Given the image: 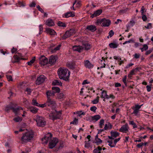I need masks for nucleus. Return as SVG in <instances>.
Returning a JSON list of instances; mask_svg holds the SVG:
<instances>
[{"mask_svg":"<svg viewBox=\"0 0 153 153\" xmlns=\"http://www.w3.org/2000/svg\"><path fill=\"white\" fill-rule=\"evenodd\" d=\"M46 103L47 106L51 107L52 110H53V112L49 115L50 119L53 120L59 119L61 115V113L60 112H58L55 110V102L51 99H47Z\"/></svg>","mask_w":153,"mask_h":153,"instance_id":"obj_1","label":"nucleus"},{"mask_svg":"<svg viewBox=\"0 0 153 153\" xmlns=\"http://www.w3.org/2000/svg\"><path fill=\"white\" fill-rule=\"evenodd\" d=\"M57 73L60 79L67 81L68 80L70 72L67 68H60L58 69Z\"/></svg>","mask_w":153,"mask_h":153,"instance_id":"obj_2","label":"nucleus"},{"mask_svg":"<svg viewBox=\"0 0 153 153\" xmlns=\"http://www.w3.org/2000/svg\"><path fill=\"white\" fill-rule=\"evenodd\" d=\"M33 137V133L31 131L27 132L23 134L21 138L22 140L24 142H27L32 139Z\"/></svg>","mask_w":153,"mask_h":153,"instance_id":"obj_3","label":"nucleus"},{"mask_svg":"<svg viewBox=\"0 0 153 153\" xmlns=\"http://www.w3.org/2000/svg\"><path fill=\"white\" fill-rule=\"evenodd\" d=\"M34 120L36 121L37 126L39 127H43L46 123V122L45 118L38 115L36 116Z\"/></svg>","mask_w":153,"mask_h":153,"instance_id":"obj_4","label":"nucleus"},{"mask_svg":"<svg viewBox=\"0 0 153 153\" xmlns=\"http://www.w3.org/2000/svg\"><path fill=\"white\" fill-rule=\"evenodd\" d=\"M111 23V21L109 20L106 19L97 20L96 22L97 24H101V25L103 27H108L110 25Z\"/></svg>","mask_w":153,"mask_h":153,"instance_id":"obj_5","label":"nucleus"},{"mask_svg":"<svg viewBox=\"0 0 153 153\" xmlns=\"http://www.w3.org/2000/svg\"><path fill=\"white\" fill-rule=\"evenodd\" d=\"M91 137L90 135H88L85 140L84 146L85 148L88 149L89 148H92L91 141L90 140Z\"/></svg>","mask_w":153,"mask_h":153,"instance_id":"obj_6","label":"nucleus"},{"mask_svg":"<svg viewBox=\"0 0 153 153\" xmlns=\"http://www.w3.org/2000/svg\"><path fill=\"white\" fill-rule=\"evenodd\" d=\"M52 137V135L51 133H48L45 136L44 138H42V143L44 144H47L48 141L51 139Z\"/></svg>","mask_w":153,"mask_h":153,"instance_id":"obj_7","label":"nucleus"},{"mask_svg":"<svg viewBox=\"0 0 153 153\" xmlns=\"http://www.w3.org/2000/svg\"><path fill=\"white\" fill-rule=\"evenodd\" d=\"M75 32L76 31L74 29H71L67 31L66 32L65 34L62 37V38L64 39H65L70 36H71L74 35Z\"/></svg>","mask_w":153,"mask_h":153,"instance_id":"obj_8","label":"nucleus"},{"mask_svg":"<svg viewBox=\"0 0 153 153\" xmlns=\"http://www.w3.org/2000/svg\"><path fill=\"white\" fill-rule=\"evenodd\" d=\"M46 77L43 75H41L37 77L36 81V84L37 85H39L45 82Z\"/></svg>","mask_w":153,"mask_h":153,"instance_id":"obj_9","label":"nucleus"},{"mask_svg":"<svg viewBox=\"0 0 153 153\" xmlns=\"http://www.w3.org/2000/svg\"><path fill=\"white\" fill-rule=\"evenodd\" d=\"M40 63L42 65H44L47 64L48 62V59L44 56H41L39 58Z\"/></svg>","mask_w":153,"mask_h":153,"instance_id":"obj_10","label":"nucleus"},{"mask_svg":"<svg viewBox=\"0 0 153 153\" xmlns=\"http://www.w3.org/2000/svg\"><path fill=\"white\" fill-rule=\"evenodd\" d=\"M129 127L127 123L123 125L119 129V131L123 133H126L128 131Z\"/></svg>","mask_w":153,"mask_h":153,"instance_id":"obj_11","label":"nucleus"},{"mask_svg":"<svg viewBox=\"0 0 153 153\" xmlns=\"http://www.w3.org/2000/svg\"><path fill=\"white\" fill-rule=\"evenodd\" d=\"M58 142V139L57 138H53L52 140L49 144V146L50 149L53 148L56 145Z\"/></svg>","mask_w":153,"mask_h":153,"instance_id":"obj_12","label":"nucleus"},{"mask_svg":"<svg viewBox=\"0 0 153 153\" xmlns=\"http://www.w3.org/2000/svg\"><path fill=\"white\" fill-rule=\"evenodd\" d=\"M102 97L104 99H108L110 98H114V96L113 95H108L107 94L106 92L105 91H103L101 93Z\"/></svg>","mask_w":153,"mask_h":153,"instance_id":"obj_13","label":"nucleus"},{"mask_svg":"<svg viewBox=\"0 0 153 153\" xmlns=\"http://www.w3.org/2000/svg\"><path fill=\"white\" fill-rule=\"evenodd\" d=\"M111 136H108V138L109 139L111 140H114L115 138L118 136L119 135V133L117 132L111 131Z\"/></svg>","mask_w":153,"mask_h":153,"instance_id":"obj_14","label":"nucleus"},{"mask_svg":"<svg viewBox=\"0 0 153 153\" xmlns=\"http://www.w3.org/2000/svg\"><path fill=\"white\" fill-rule=\"evenodd\" d=\"M9 109H12L16 115L19 114V113L20 111L23 110V108L20 107H18L17 108L10 107H9Z\"/></svg>","mask_w":153,"mask_h":153,"instance_id":"obj_15","label":"nucleus"},{"mask_svg":"<svg viewBox=\"0 0 153 153\" xmlns=\"http://www.w3.org/2000/svg\"><path fill=\"white\" fill-rule=\"evenodd\" d=\"M46 94L47 99H51V97L54 96L55 94L53 91L51 90L48 91Z\"/></svg>","mask_w":153,"mask_h":153,"instance_id":"obj_16","label":"nucleus"},{"mask_svg":"<svg viewBox=\"0 0 153 153\" xmlns=\"http://www.w3.org/2000/svg\"><path fill=\"white\" fill-rule=\"evenodd\" d=\"M45 31L47 33L51 36L54 35L56 34V32L50 28H46Z\"/></svg>","mask_w":153,"mask_h":153,"instance_id":"obj_17","label":"nucleus"},{"mask_svg":"<svg viewBox=\"0 0 153 153\" xmlns=\"http://www.w3.org/2000/svg\"><path fill=\"white\" fill-rule=\"evenodd\" d=\"M57 59V57L56 56H51L49 59V62L50 64H53L55 63Z\"/></svg>","mask_w":153,"mask_h":153,"instance_id":"obj_18","label":"nucleus"},{"mask_svg":"<svg viewBox=\"0 0 153 153\" xmlns=\"http://www.w3.org/2000/svg\"><path fill=\"white\" fill-rule=\"evenodd\" d=\"M74 16L75 13L74 12L69 11L65 13L63 17L66 18H68L70 17H74Z\"/></svg>","mask_w":153,"mask_h":153,"instance_id":"obj_19","label":"nucleus"},{"mask_svg":"<svg viewBox=\"0 0 153 153\" xmlns=\"http://www.w3.org/2000/svg\"><path fill=\"white\" fill-rule=\"evenodd\" d=\"M102 10H98L95 11L94 13L91 16V17L93 18L100 15L102 13Z\"/></svg>","mask_w":153,"mask_h":153,"instance_id":"obj_20","label":"nucleus"},{"mask_svg":"<svg viewBox=\"0 0 153 153\" xmlns=\"http://www.w3.org/2000/svg\"><path fill=\"white\" fill-rule=\"evenodd\" d=\"M86 29L91 32H94L97 30V28L94 25H90L86 27Z\"/></svg>","mask_w":153,"mask_h":153,"instance_id":"obj_21","label":"nucleus"},{"mask_svg":"<svg viewBox=\"0 0 153 153\" xmlns=\"http://www.w3.org/2000/svg\"><path fill=\"white\" fill-rule=\"evenodd\" d=\"M83 47L80 46H74L73 47L74 51L81 52L83 50Z\"/></svg>","mask_w":153,"mask_h":153,"instance_id":"obj_22","label":"nucleus"},{"mask_svg":"<svg viewBox=\"0 0 153 153\" xmlns=\"http://www.w3.org/2000/svg\"><path fill=\"white\" fill-rule=\"evenodd\" d=\"M22 54L20 53H18V55H14L13 57L15 60H16L17 61H19L21 60H25V59L22 58Z\"/></svg>","mask_w":153,"mask_h":153,"instance_id":"obj_23","label":"nucleus"},{"mask_svg":"<svg viewBox=\"0 0 153 153\" xmlns=\"http://www.w3.org/2000/svg\"><path fill=\"white\" fill-rule=\"evenodd\" d=\"M85 65L86 68L89 69L92 68L94 66V65L88 60H87L85 62Z\"/></svg>","mask_w":153,"mask_h":153,"instance_id":"obj_24","label":"nucleus"},{"mask_svg":"<svg viewBox=\"0 0 153 153\" xmlns=\"http://www.w3.org/2000/svg\"><path fill=\"white\" fill-rule=\"evenodd\" d=\"M46 25L48 26H53L54 25V23L53 21L51 19H48L45 23Z\"/></svg>","mask_w":153,"mask_h":153,"instance_id":"obj_25","label":"nucleus"},{"mask_svg":"<svg viewBox=\"0 0 153 153\" xmlns=\"http://www.w3.org/2000/svg\"><path fill=\"white\" fill-rule=\"evenodd\" d=\"M109 45L111 48L114 49L117 48L119 46V44L117 42H113L110 43Z\"/></svg>","mask_w":153,"mask_h":153,"instance_id":"obj_26","label":"nucleus"},{"mask_svg":"<svg viewBox=\"0 0 153 153\" xmlns=\"http://www.w3.org/2000/svg\"><path fill=\"white\" fill-rule=\"evenodd\" d=\"M52 84L53 85L61 86L62 85V83L59 80H55L53 81Z\"/></svg>","mask_w":153,"mask_h":153,"instance_id":"obj_27","label":"nucleus"},{"mask_svg":"<svg viewBox=\"0 0 153 153\" xmlns=\"http://www.w3.org/2000/svg\"><path fill=\"white\" fill-rule=\"evenodd\" d=\"M95 143L97 145L100 144L102 143V140L98 137V135H97L95 137Z\"/></svg>","mask_w":153,"mask_h":153,"instance_id":"obj_28","label":"nucleus"},{"mask_svg":"<svg viewBox=\"0 0 153 153\" xmlns=\"http://www.w3.org/2000/svg\"><path fill=\"white\" fill-rule=\"evenodd\" d=\"M140 110L138 109H134V111L132 113V114H134L135 116L139 117L140 116V113L139 112Z\"/></svg>","mask_w":153,"mask_h":153,"instance_id":"obj_29","label":"nucleus"},{"mask_svg":"<svg viewBox=\"0 0 153 153\" xmlns=\"http://www.w3.org/2000/svg\"><path fill=\"white\" fill-rule=\"evenodd\" d=\"M52 89L55 94V93H59L60 91V88L57 87H52Z\"/></svg>","mask_w":153,"mask_h":153,"instance_id":"obj_30","label":"nucleus"},{"mask_svg":"<svg viewBox=\"0 0 153 153\" xmlns=\"http://www.w3.org/2000/svg\"><path fill=\"white\" fill-rule=\"evenodd\" d=\"M135 23V21L133 20H131L129 22H128V24L126 25V26L127 28L133 26Z\"/></svg>","mask_w":153,"mask_h":153,"instance_id":"obj_31","label":"nucleus"},{"mask_svg":"<svg viewBox=\"0 0 153 153\" xmlns=\"http://www.w3.org/2000/svg\"><path fill=\"white\" fill-rule=\"evenodd\" d=\"M101 118L100 116L99 115H96L91 117L92 120L95 121H96L100 119Z\"/></svg>","mask_w":153,"mask_h":153,"instance_id":"obj_32","label":"nucleus"},{"mask_svg":"<svg viewBox=\"0 0 153 153\" xmlns=\"http://www.w3.org/2000/svg\"><path fill=\"white\" fill-rule=\"evenodd\" d=\"M30 110L33 113L36 114L37 112L38 109L35 107H31L30 108Z\"/></svg>","mask_w":153,"mask_h":153,"instance_id":"obj_33","label":"nucleus"},{"mask_svg":"<svg viewBox=\"0 0 153 153\" xmlns=\"http://www.w3.org/2000/svg\"><path fill=\"white\" fill-rule=\"evenodd\" d=\"M82 47H83V49L85 48V50H88L91 48V46L90 44L88 43H86L84 44Z\"/></svg>","mask_w":153,"mask_h":153,"instance_id":"obj_34","label":"nucleus"},{"mask_svg":"<svg viewBox=\"0 0 153 153\" xmlns=\"http://www.w3.org/2000/svg\"><path fill=\"white\" fill-rule=\"evenodd\" d=\"M65 96V95L63 93H61L58 94L57 97L59 99H63Z\"/></svg>","mask_w":153,"mask_h":153,"instance_id":"obj_35","label":"nucleus"},{"mask_svg":"<svg viewBox=\"0 0 153 153\" xmlns=\"http://www.w3.org/2000/svg\"><path fill=\"white\" fill-rule=\"evenodd\" d=\"M102 148L100 146L94 149L93 151L94 153H100V151L102 150Z\"/></svg>","mask_w":153,"mask_h":153,"instance_id":"obj_36","label":"nucleus"},{"mask_svg":"<svg viewBox=\"0 0 153 153\" xmlns=\"http://www.w3.org/2000/svg\"><path fill=\"white\" fill-rule=\"evenodd\" d=\"M70 124L77 125L78 124V119L76 118H74L73 121L70 123Z\"/></svg>","mask_w":153,"mask_h":153,"instance_id":"obj_37","label":"nucleus"},{"mask_svg":"<svg viewBox=\"0 0 153 153\" xmlns=\"http://www.w3.org/2000/svg\"><path fill=\"white\" fill-rule=\"evenodd\" d=\"M61 45L60 44L58 46H57L55 48L53 49L52 51L53 53H54L56 52V51H58L59 50L61 47Z\"/></svg>","mask_w":153,"mask_h":153,"instance_id":"obj_38","label":"nucleus"},{"mask_svg":"<svg viewBox=\"0 0 153 153\" xmlns=\"http://www.w3.org/2000/svg\"><path fill=\"white\" fill-rule=\"evenodd\" d=\"M16 5L17 7H24L25 6V4L23 2L19 1L16 4Z\"/></svg>","mask_w":153,"mask_h":153,"instance_id":"obj_39","label":"nucleus"},{"mask_svg":"<svg viewBox=\"0 0 153 153\" xmlns=\"http://www.w3.org/2000/svg\"><path fill=\"white\" fill-rule=\"evenodd\" d=\"M39 34L37 35V36H38L39 35L42 33L43 32V26L42 25H40L39 26Z\"/></svg>","mask_w":153,"mask_h":153,"instance_id":"obj_40","label":"nucleus"},{"mask_svg":"<svg viewBox=\"0 0 153 153\" xmlns=\"http://www.w3.org/2000/svg\"><path fill=\"white\" fill-rule=\"evenodd\" d=\"M35 60V57H33L29 62H27V64L28 65H31L34 62Z\"/></svg>","mask_w":153,"mask_h":153,"instance_id":"obj_41","label":"nucleus"},{"mask_svg":"<svg viewBox=\"0 0 153 153\" xmlns=\"http://www.w3.org/2000/svg\"><path fill=\"white\" fill-rule=\"evenodd\" d=\"M135 70H132L128 74V77L129 78H131L132 76L134 75L135 74Z\"/></svg>","mask_w":153,"mask_h":153,"instance_id":"obj_42","label":"nucleus"},{"mask_svg":"<svg viewBox=\"0 0 153 153\" xmlns=\"http://www.w3.org/2000/svg\"><path fill=\"white\" fill-rule=\"evenodd\" d=\"M108 145L110 146L112 148L114 147L115 146V145H114V143H113L112 141V140H109L108 141Z\"/></svg>","mask_w":153,"mask_h":153,"instance_id":"obj_43","label":"nucleus"},{"mask_svg":"<svg viewBox=\"0 0 153 153\" xmlns=\"http://www.w3.org/2000/svg\"><path fill=\"white\" fill-rule=\"evenodd\" d=\"M104 120L103 119H101L99 122V126L100 128H102L104 125Z\"/></svg>","mask_w":153,"mask_h":153,"instance_id":"obj_44","label":"nucleus"},{"mask_svg":"<svg viewBox=\"0 0 153 153\" xmlns=\"http://www.w3.org/2000/svg\"><path fill=\"white\" fill-rule=\"evenodd\" d=\"M57 24L58 26L60 27H66L65 24L64 23L60 21H59L58 22Z\"/></svg>","mask_w":153,"mask_h":153,"instance_id":"obj_45","label":"nucleus"},{"mask_svg":"<svg viewBox=\"0 0 153 153\" xmlns=\"http://www.w3.org/2000/svg\"><path fill=\"white\" fill-rule=\"evenodd\" d=\"M99 97H97V98L93 100L92 102L93 104H96L99 101Z\"/></svg>","mask_w":153,"mask_h":153,"instance_id":"obj_46","label":"nucleus"},{"mask_svg":"<svg viewBox=\"0 0 153 153\" xmlns=\"http://www.w3.org/2000/svg\"><path fill=\"white\" fill-rule=\"evenodd\" d=\"M32 104L34 105L38 106L39 105V104L37 102V101L34 99L32 100Z\"/></svg>","mask_w":153,"mask_h":153,"instance_id":"obj_47","label":"nucleus"},{"mask_svg":"<svg viewBox=\"0 0 153 153\" xmlns=\"http://www.w3.org/2000/svg\"><path fill=\"white\" fill-rule=\"evenodd\" d=\"M129 124L130 125L133 126V128H136L137 127V125L133 121H130L129 122Z\"/></svg>","mask_w":153,"mask_h":153,"instance_id":"obj_48","label":"nucleus"},{"mask_svg":"<svg viewBox=\"0 0 153 153\" xmlns=\"http://www.w3.org/2000/svg\"><path fill=\"white\" fill-rule=\"evenodd\" d=\"M134 40L132 38L130 39L129 40L126 41L123 43V45H125L127 43H130L131 42H134Z\"/></svg>","mask_w":153,"mask_h":153,"instance_id":"obj_49","label":"nucleus"},{"mask_svg":"<svg viewBox=\"0 0 153 153\" xmlns=\"http://www.w3.org/2000/svg\"><path fill=\"white\" fill-rule=\"evenodd\" d=\"M13 120L16 122H20L22 121V119L18 117L14 118Z\"/></svg>","mask_w":153,"mask_h":153,"instance_id":"obj_50","label":"nucleus"},{"mask_svg":"<svg viewBox=\"0 0 153 153\" xmlns=\"http://www.w3.org/2000/svg\"><path fill=\"white\" fill-rule=\"evenodd\" d=\"M76 113L79 116L81 115H84L85 114V113L84 112H82V111H78L76 112Z\"/></svg>","mask_w":153,"mask_h":153,"instance_id":"obj_51","label":"nucleus"},{"mask_svg":"<svg viewBox=\"0 0 153 153\" xmlns=\"http://www.w3.org/2000/svg\"><path fill=\"white\" fill-rule=\"evenodd\" d=\"M142 18L143 21L144 22L146 21L147 19V17L144 14H142Z\"/></svg>","mask_w":153,"mask_h":153,"instance_id":"obj_52","label":"nucleus"},{"mask_svg":"<svg viewBox=\"0 0 153 153\" xmlns=\"http://www.w3.org/2000/svg\"><path fill=\"white\" fill-rule=\"evenodd\" d=\"M134 58L135 59H138L140 57V54L138 53H136L133 55Z\"/></svg>","mask_w":153,"mask_h":153,"instance_id":"obj_53","label":"nucleus"},{"mask_svg":"<svg viewBox=\"0 0 153 153\" xmlns=\"http://www.w3.org/2000/svg\"><path fill=\"white\" fill-rule=\"evenodd\" d=\"M114 33L113 31L112 30H110L109 32V36H108V37L109 38V36L110 37H111L114 35Z\"/></svg>","mask_w":153,"mask_h":153,"instance_id":"obj_54","label":"nucleus"},{"mask_svg":"<svg viewBox=\"0 0 153 153\" xmlns=\"http://www.w3.org/2000/svg\"><path fill=\"white\" fill-rule=\"evenodd\" d=\"M7 78L8 81H12L13 79L12 76L10 75H8L7 76Z\"/></svg>","mask_w":153,"mask_h":153,"instance_id":"obj_55","label":"nucleus"},{"mask_svg":"<svg viewBox=\"0 0 153 153\" xmlns=\"http://www.w3.org/2000/svg\"><path fill=\"white\" fill-rule=\"evenodd\" d=\"M114 58L118 60L119 61H121V59L120 57L117 56H114Z\"/></svg>","mask_w":153,"mask_h":153,"instance_id":"obj_56","label":"nucleus"},{"mask_svg":"<svg viewBox=\"0 0 153 153\" xmlns=\"http://www.w3.org/2000/svg\"><path fill=\"white\" fill-rule=\"evenodd\" d=\"M25 91L28 94H30L32 92L31 89L30 88H27Z\"/></svg>","mask_w":153,"mask_h":153,"instance_id":"obj_57","label":"nucleus"},{"mask_svg":"<svg viewBox=\"0 0 153 153\" xmlns=\"http://www.w3.org/2000/svg\"><path fill=\"white\" fill-rule=\"evenodd\" d=\"M36 8L39 10L40 11L41 13H43L44 12V11L40 7L39 5L37 6Z\"/></svg>","mask_w":153,"mask_h":153,"instance_id":"obj_58","label":"nucleus"},{"mask_svg":"<svg viewBox=\"0 0 153 153\" xmlns=\"http://www.w3.org/2000/svg\"><path fill=\"white\" fill-rule=\"evenodd\" d=\"M126 79L127 76L126 75L124 77L123 79V81L125 85H126L127 84V82L126 81Z\"/></svg>","mask_w":153,"mask_h":153,"instance_id":"obj_59","label":"nucleus"},{"mask_svg":"<svg viewBox=\"0 0 153 153\" xmlns=\"http://www.w3.org/2000/svg\"><path fill=\"white\" fill-rule=\"evenodd\" d=\"M120 139V138L119 137L117 139H115L114 140L113 143L115 145V146H116L117 143L118 142Z\"/></svg>","mask_w":153,"mask_h":153,"instance_id":"obj_60","label":"nucleus"},{"mask_svg":"<svg viewBox=\"0 0 153 153\" xmlns=\"http://www.w3.org/2000/svg\"><path fill=\"white\" fill-rule=\"evenodd\" d=\"M145 27L147 29H149L152 27V24L151 23H149Z\"/></svg>","mask_w":153,"mask_h":153,"instance_id":"obj_61","label":"nucleus"},{"mask_svg":"<svg viewBox=\"0 0 153 153\" xmlns=\"http://www.w3.org/2000/svg\"><path fill=\"white\" fill-rule=\"evenodd\" d=\"M134 65V64L132 63H130L127 65L125 67V68L127 69L130 68V67Z\"/></svg>","mask_w":153,"mask_h":153,"instance_id":"obj_62","label":"nucleus"},{"mask_svg":"<svg viewBox=\"0 0 153 153\" xmlns=\"http://www.w3.org/2000/svg\"><path fill=\"white\" fill-rule=\"evenodd\" d=\"M97 109V107L95 106L91 107L90 108L91 110L93 112H95L96 110Z\"/></svg>","mask_w":153,"mask_h":153,"instance_id":"obj_63","label":"nucleus"},{"mask_svg":"<svg viewBox=\"0 0 153 153\" xmlns=\"http://www.w3.org/2000/svg\"><path fill=\"white\" fill-rule=\"evenodd\" d=\"M147 90L148 92H150L151 90L152 87L151 86L147 85L146 87Z\"/></svg>","mask_w":153,"mask_h":153,"instance_id":"obj_64","label":"nucleus"}]
</instances>
